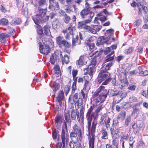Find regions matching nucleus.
<instances>
[{
	"mask_svg": "<svg viewBox=\"0 0 148 148\" xmlns=\"http://www.w3.org/2000/svg\"><path fill=\"white\" fill-rule=\"evenodd\" d=\"M53 137L54 139H57V140H58L59 139V135L57 133L54 132H53L52 133Z\"/></svg>",
	"mask_w": 148,
	"mask_h": 148,
	"instance_id": "56",
	"label": "nucleus"
},
{
	"mask_svg": "<svg viewBox=\"0 0 148 148\" xmlns=\"http://www.w3.org/2000/svg\"><path fill=\"white\" fill-rule=\"evenodd\" d=\"M63 19L64 22L67 24L70 22L71 20V18L70 16L67 15L66 14H65L64 15Z\"/></svg>",
	"mask_w": 148,
	"mask_h": 148,
	"instance_id": "34",
	"label": "nucleus"
},
{
	"mask_svg": "<svg viewBox=\"0 0 148 148\" xmlns=\"http://www.w3.org/2000/svg\"><path fill=\"white\" fill-rule=\"evenodd\" d=\"M73 101L75 103H77L79 101L78 96L77 93H75L73 97Z\"/></svg>",
	"mask_w": 148,
	"mask_h": 148,
	"instance_id": "44",
	"label": "nucleus"
},
{
	"mask_svg": "<svg viewBox=\"0 0 148 148\" xmlns=\"http://www.w3.org/2000/svg\"><path fill=\"white\" fill-rule=\"evenodd\" d=\"M76 114L77 119H78L79 116L78 111L77 113L76 112L75 113L73 110H72L71 111V117L72 120H75L76 119Z\"/></svg>",
	"mask_w": 148,
	"mask_h": 148,
	"instance_id": "35",
	"label": "nucleus"
},
{
	"mask_svg": "<svg viewBox=\"0 0 148 148\" xmlns=\"http://www.w3.org/2000/svg\"><path fill=\"white\" fill-rule=\"evenodd\" d=\"M111 51V48L110 47H108L106 48V49L104 51L103 53L105 55L109 53Z\"/></svg>",
	"mask_w": 148,
	"mask_h": 148,
	"instance_id": "62",
	"label": "nucleus"
},
{
	"mask_svg": "<svg viewBox=\"0 0 148 148\" xmlns=\"http://www.w3.org/2000/svg\"><path fill=\"white\" fill-rule=\"evenodd\" d=\"M37 33L39 35V37L40 38L43 36L44 35L42 30L40 29H38L37 30Z\"/></svg>",
	"mask_w": 148,
	"mask_h": 148,
	"instance_id": "59",
	"label": "nucleus"
},
{
	"mask_svg": "<svg viewBox=\"0 0 148 148\" xmlns=\"http://www.w3.org/2000/svg\"><path fill=\"white\" fill-rule=\"evenodd\" d=\"M57 60L58 59L53 54L50 57V62L52 64H54Z\"/></svg>",
	"mask_w": 148,
	"mask_h": 148,
	"instance_id": "39",
	"label": "nucleus"
},
{
	"mask_svg": "<svg viewBox=\"0 0 148 148\" xmlns=\"http://www.w3.org/2000/svg\"><path fill=\"white\" fill-rule=\"evenodd\" d=\"M64 93L63 90L60 91L58 93V94L56 98L57 101L61 105L62 103V101L64 99Z\"/></svg>",
	"mask_w": 148,
	"mask_h": 148,
	"instance_id": "16",
	"label": "nucleus"
},
{
	"mask_svg": "<svg viewBox=\"0 0 148 148\" xmlns=\"http://www.w3.org/2000/svg\"><path fill=\"white\" fill-rule=\"evenodd\" d=\"M84 71L86 74H88L90 76H92L93 74L94 71V68L91 67V66H89L88 68L84 69Z\"/></svg>",
	"mask_w": 148,
	"mask_h": 148,
	"instance_id": "18",
	"label": "nucleus"
},
{
	"mask_svg": "<svg viewBox=\"0 0 148 148\" xmlns=\"http://www.w3.org/2000/svg\"><path fill=\"white\" fill-rule=\"evenodd\" d=\"M113 64V63L111 62H110L108 64H107L106 66V67L105 68V71H107L108 70L110 69V68L111 67V66Z\"/></svg>",
	"mask_w": 148,
	"mask_h": 148,
	"instance_id": "57",
	"label": "nucleus"
},
{
	"mask_svg": "<svg viewBox=\"0 0 148 148\" xmlns=\"http://www.w3.org/2000/svg\"><path fill=\"white\" fill-rule=\"evenodd\" d=\"M134 49V48L130 47L128 49H126L125 50V53L126 54H129L131 53Z\"/></svg>",
	"mask_w": 148,
	"mask_h": 148,
	"instance_id": "45",
	"label": "nucleus"
},
{
	"mask_svg": "<svg viewBox=\"0 0 148 148\" xmlns=\"http://www.w3.org/2000/svg\"><path fill=\"white\" fill-rule=\"evenodd\" d=\"M64 10L68 14H71L73 12L71 9V5L69 4H67L64 5Z\"/></svg>",
	"mask_w": 148,
	"mask_h": 148,
	"instance_id": "28",
	"label": "nucleus"
},
{
	"mask_svg": "<svg viewBox=\"0 0 148 148\" xmlns=\"http://www.w3.org/2000/svg\"><path fill=\"white\" fill-rule=\"evenodd\" d=\"M129 100L131 102H136L137 101V98L134 96L130 97L129 98Z\"/></svg>",
	"mask_w": 148,
	"mask_h": 148,
	"instance_id": "55",
	"label": "nucleus"
},
{
	"mask_svg": "<svg viewBox=\"0 0 148 148\" xmlns=\"http://www.w3.org/2000/svg\"><path fill=\"white\" fill-rule=\"evenodd\" d=\"M63 119L61 115H57L55 117V120L57 123L56 126L58 128L60 129L61 127V124L62 122Z\"/></svg>",
	"mask_w": 148,
	"mask_h": 148,
	"instance_id": "14",
	"label": "nucleus"
},
{
	"mask_svg": "<svg viewBox=\"0 0 148 148\" xmlns=\"http://www.w3.org/2000/svg\"><path fill=\"white\" fill-rule=\"evenodd\" d=\"M126 73V71H125L123 73V75L125 76V77H123V79H120V81H121V82L124 84L123 85H121L120 87V88L121 89L123 88V86H128L129 84V83L127 81V78L126 77H125V75Z\"/></svg>",
	"mask_w": 148,
	"mask_h": 148,
	"instance_id": "17",
	"label": "nucleus"
},
{
	"mask_svg": "<svg viewBox=\"0 0 148 148\" xmlns=\"http://www.w3.org/2000/svg\"><path fill=\"white\" fill-rule=\"evenodd\" d=\"M49 16L44 15L38 16V15L32 16V18L35 24L39 25L40 23H43L47 21L49 18Z\"/></svg>",
	"mask_w": 148,
	"mask_h": 148,
	"instance_id": "5",
	"label": "nucleus"
},
{
	"mask_svg": "<svg viewBox=\"0 0 148 148\" xmlns=\"http://www.w3.org/2000/svg\"><path fill=\"white\" fill-rule=\"evenodd\" d=\"M84 59L83 56L82 55L80 56L79 59L76 62L77 64L79 66H82L84 64Z\"/></svg>",
	"mask_w": 148,
	"mask_h": 148,
	"instance_id": "31",
	"label": "nucleus"
},
{
	"mask_svg": "<svg viewBox=\"0 0 148 148\" xmlns=\"http://www.w3.org/2000/svg\"><path fill=\"white\" fill-rule=\"evenodd\" d=\"M103 108V105L101 103H100L97 108L95 110V112L96 114H98Z\"/></svg>",
	"mask_w": 148,
	"mask_h": 148,
	"instance_id": "52",
	"label": "nucleus"
},
{
	"mask_svg": "<svg viewBox=\"0 0 148 148\" xmlns=\"http://www.w3.org/2000/svg\"><path fill=\"white\" fill-rule=\"evenodd\" d=\"M62 59V60L63 63H64L66 64H68L69 62V58L67 55H65L64 56L63 58H61Z\"/></svg>",
	"mask_w": 148,
	"mask_h": 148,
	"instance_id": "36",
	"label": "nucleus"
},
{
	"mask_svg": "<svg viewBox=\"0 0 148 148\" xmlns=\"http://www.w3.org/2000/svg\"><path fill=\"white\" fill-rule=\"evenodd\" d=\"M91 21L90 19H86L84 21H81L78 22L77 28L78 29H83L85 30L88 31L89 26L86 25V24L89 23Z\"/></svg>",
	"mask_w": 148,
	"mask_h": 148,
	"instance_id": "7",
	"label": "nucleus"
},
{
	"mask_svg": "<svg viewBox=\"0 0 148 148\" xmlns=\"http://www.w3.org/2000/svg\"><path fill=\"white\" fill-rule=\"evenodd\" d=\"M114 30L112 29L107 30L105 34V36L100 37L97 41L96 45L99 46L105 44H110L111 41L110 40L111 36L113 34Z\"/></svg>",
	"mask_w": 148,
	"mask_h": 148,
	"instance_id": "2",
	"label": "nucleus"
},
{
	"mask_svg": "<svg viewBox=\"0 0 148 148\" xmlns=\"http://www.w3.org/2000/svg\"><path fill=\"white\" fill-rule=\"evenodd\" d=\"M77 134L72 132L70 133V136L71 139L74 143H75L77 141Z\"/></svg>",
	"mask_w": 148,
	"mask_h": 148,
	"instance_id": "24",
	"label": "nucleus"
},
{
	"mask_svg": "<svg viewBox=\"0 0 148 148\" xmlns=\"http://www.w3.org/2000/svg\"><path fill=\"white\" fill-rule=\"evenodd\" d=\"M38 13L36 15H38V16H43L44 15H45L47 12V8L43 9L41 7H38Z\"/></svg>",
	"mask_w": 148,
	"mask_h": 148,
	"instance_id": "19",
	"label": "nucleus"
},
{
	"mask_svg": "<svg viewBox=\"0 0 148 148\" xmlns=\"http://www.w3.org/2000/svg\"><path fill=\"white\" fill-rule=\"evenodd\" d=\"M73 132L77 134L79 139H80L82 138V133L80 127L75 124L73 127Z\"/></svg>",
	"mask_w": 148,
	"mask_h": 148,
	"instance_id": "15",
	"label": "nucleus"
},
{
	"mask_svg": "<svg viewBox=\"0 0 148 148\" xmlns=\"http://www.w3.org/2000/svg\"><path fill=\"white\" fill-rule=\"evenodd\" d=\"M38 7H43L46 5V0H38Z\"/></svg>",
	"mask_w": 148,
	"mask_h": 148,
	"instance_id": "37",
	"label": "nucleus"
},
{
	"mask_svg": "<svg viewBox=\"0 0 148 148\" xmlns=\"http://www.w3.org/2000/svg\"><path fill=\"white\" fill-rule=\"evenodd\" d=\"M110 118L108 117L107 121H106V120H105V123H104L103 125H106V127L107 128H108V127H109L110 125Z\"/></svg>",
	"mask_w": 148,
	"mask_h": 148,
	"instance_id": "42",
	"label": "nucleus"
},
{
	"mask_svg": "<svg viewBox=\"0 0 148 148\" xmlns=\"http://www.w3.org/2000/svg\"><path fill=\"white\" fill-rule=\"evenodd\" d=\"M95 106L94 104L91 106L88 110L86 115L88 121V131L89 132L91 131V136H95L94 133L97 124L96 113L95 111L92 112Z\"/></svg>",
	"mask_w": 148,
	"mask_h": 148,
	"instance_id": "1",
	"label": "nucleus"
},
{
	"mask_svg": "<svg viewBox=\"0 0 148 148\" xmlns=\"http://www.w3.org/2000/svg\"><path fill=\"white\" fill-rule=\"evenodd\" d=\"M103 51H95L94 52L92 51V55H96L97 56H99L102 54Z\"/></svg>",
	"mask_w": 148,
	"mask_h": 148,
	"instance_id": "53",
	"label": "nucleus"
},
{
	"mask_svg": "<svg viewBox=\"0 0 148 148\" xmlns=\"http://www.w3.org/2000/svg\"><path fill=\"white\" fill-rule=\"evenodd\" d=\"M91 63H90L89 66H91V67L94 68L96 64V59L95 58H93L91 60Z\"/></svg>",
	"mask_w": 148,
	"mask_h": 148,
	"instance_id": "51",
	"label": "nucleus"
},
{
	"mask_svg": "<svg viewBox=\"0 0 148 148\" xmlns=\"http://www.w3.org/2000/svg\"><path fill=\"white\" fill-rule=\"evenodd\" d=\"M49 8L53 11H56L60 9L58 3L55 0H49Z\"/></svg>",
	"mask_w": 148,
	"mask_h": 148,
	"instance_id": "8",
	"label": "nucleus"
},
{
	"mask_svg": "<svg viewBox=\"0 0 148 148\" xmlns=\"http://www.w3.org/2000/svg\"><path fill=\"white\" fill-rule=\"evenodd\" d=\"M105 88V87L103 86H100L98 89V92L101 94L103 91V90Z\"/></svg>",
	"mask_w": 148,
	"mask_h": 148,
	"instance_id": "64",
	"label": "nucleus"
},
{
	"mask_svg": "<svg viewBox=\"0 0 148 148\" xmlns=\"http://www.w3.org/2000/svg\"><path fill=\"white\" fill-rule=\"evenodd\" d=\"M59 86L58 84H55L53 86V90L54 92H56L59 88Z\"/></svg>",
	"mask_w": 148,
	"mask_h": 148,
	"instance_id": "63",
	"label": "nucleus"
},
{
	"mask_svg": "<svg viewBox=\"0 0 148 148\" xmlns=\"http://www.w3.org/2000/svg\"><path fill=\"white\" fill-rule=\"evenodd\" d=\"M114 51H112L111 53L108 55L106 58L105 61L106 62L113 60L114 59Z\"/></svg>",
	"mask_w": 148,
	"mask_h": 148,
	"instance_id": "26",
	"label": "nucleus"
},
{
	"mask_svg": "<svg viewBox=\"0 0 148 148\" xmlns=\"http://www.w3.org/2000/svg\"><path fill=\"white\" fill-rule=\"evenodd\" d=\"M142 104V102H140L133 105L132 108L133 110L132 113V115H137L139 114L140 111L139 107Z\"/></svg>",
	"mask_w": 148,
	"mask_h": 148,
	"instance_id": "12",
	"label": "nucleus"
},
{
	"mask_svg": "<svg viewBox=\"0 0 148 148\" xmlns=\"http://www.w3.org/2000/svg\"><path fill=\"white\" fill-rule=\"evenodd\" d=\"M107 96L99 94V97L97 99V101L98 102H100L101 103L105 100Z\"/></svg>",
	"mask_w": 148,
	"mask_h": 148,
	"instance_id": "32",
	"label": "nucleus"
},
{
	"mask_svg": "<svg viewBox=\"0 0 148 148\" xmlns=\"http://www.w3.org/2000/svg\"><path fill=\"white\" fill-rule=\"evenodd\" d=\"M101 133L102 135L101 137L102 139H106L108 138V133L105 129H102L101 131Z\"/></svg>",
	"mask_w": 148,
	"mask_h": 148,
	"instance_id": "33",
	"label": "nucleus"
},
{
	"mask_svg": "<svg viewBox=\"0 0 148 148\" xmlns=\"http://www.w3.org/2000/svg\"><path fill=\"white\" fill-rule=\"evenodd\" d=\"M125 116V111H122L120 112V115H119L117 119H119L122 117L123 119H124Z\"/></svg>",
	"mask_w": 148,
	"mask_h": 148,
	"instance_id": "50",
	"label": "nucleus"
},
{
	"mask_svg": "<svg viewBox=\"0 0 148 148\" xmlns=\"http://www.w3.org/2000/svg\"><path fill=\"white\" fill-rule=\"evenodd\" d=\"M53 54L58 59V60L62 58V52L60 50H56Z\"/></svg>",
	"mask_w": 148,
	"mask_h": 148,
	"instance_id": "23",
	"label": "nucleus"
},
{
	"mask_svg": "<svg viewBox=\"0 0 148 148\" xmlns=\"http://www.w3.org/2000/svg\"><path fill=\"white\" fill-rule=\"evenodd\" d=\"M107 115L106 114H104L101 116L99 121V124L101 125H103L105 123V120H106Z\"/></svg>",
	"mask_w": 148,
	"mask_h": 148,
	"instance_id": "30",
	"label": "nucleus"
},
{
	"mask_svg": "<svg viewBox=\"0 0 148 148\" xmlns=\"http://www.w3.org/2000/svg\"><path fill=\"white\" fill-rule=\"evenodd\" d=\"M56 40L57 44L60 48L64 46L66 48H69L71 46V43L66 40L63 39V37L61 36L56 37Z\"/></svg>",
	"mask_w": 148,
	"mask_h": 148,
	"instance_id": "4",
	"label": "nucleus"
},
{
	"mask_svg": "<svg viewBox=\"0 0 148 148\" xmlns=\"http://www.w3.org/2000/svg\"><path fill=\"white\" fill-rule=\"evenodd\" d=\"M109 92H114V91H113L112 90H107L105 88L103 90V91L102 92V93L100 94L103 95H105L107 96V95L108 93Z\"/></svg>",
	"mask_w": 148,
	"mask_h": 148,
	"instance_id": "48",
	"label": "nucleus"
},
{
	"mask_svg": "<svg viewBox=\"0 0 148 148\" xmlns=\"http://www.w3.org/2000/svg\"><path fill=\"white\" fill-rule=\"evenodd\" d=\"M72 24L70 23L69 24V26L67 28L68 30L69 31V33L70 34L73 35L74 32L75 30V28L74 27L72 26Z\"/></svg>",
	"mask_w": 148,
	"mask_h": 148,
	"instance_id": "29",
	"label": "nucleus"
},
{
	"mask_svg": "<svg viewBox=\"0 0 148 148\" xmlns=\"http://www.w3.org/2000/svg\"><path fill=\"white\" fill-rule=\"evenodd\" d=\"M145 125L144 123L142 121L140 122L139 124V130H143L145 128Z\"/></svg>",
	"mask_w": 148,
	"mask_h": 148,
	"instance_id": "58",
	"label": "nucleus"
},
{
	"mask_svg": "<svg viewBox=\"0 0 148 148\" xmlns=\"http://www.w3.org/2000/svg\"><path fill=\"white\" fill-rule=\"evenodd\" d=\"M8 23V20L5 18H3L1 20L0 24L3 25H7Z\"/></svg>",
	"mask_w": 148,
	"mask_h": 148,
	"instance_id": "49",
	"label": "nucleus"
},
{
	"mask_svg": "<svg viewBox=\"0 0 148 148\" xmlns=\"http://www.w3.org/2000/svg\"><path fill=\"white\" fill-rule=\"evenodd\" d=\"M101 27L98 25H93L90 27L89 26L88 31L90 33L95 34L97 32H99L101 29Z\"/></svg>",
	"mask_w": 148,
	"mask_h": 148,
	"instance_id": "11",
	"label": "nucleus"
},
{
	"mask_svg": "<svg viewBox=\"0 0 148 148\" xmlns=\"http://www.w3.org/2000/svg\"><path fill=\"white\" fill-rule=\"evenodd\" d=\"M77 78H76L74 79V81L73 83L72 86V93H74L75 91L76 88V82L77 80Z\"/></svg>",
	"mask_w": 148,
	"mask_h": 148,
	"instance_id": "38",
	"label": "nucleus"
},
{
	"mask_svg": "<svg viewBox=\"0 0 148 148\" xmlns=\"http://www.w3.org/2000/svg\"><path fill=\"white\" fill-rule=\"evenodd\" d=\"M21 22V20L20 18H16L13 19L10 23L11 25L15 26L20 24Z\"/></svg>",
	"mask_w": 148,
	"mask_h": 148,
	"instance_id": "22",
	"label": "nucleus"
},
{
	"mask_svg": "<svg viewBox=\"0 0 148 148\" xmlns=\"http://www.w3.org/2000/svg\"><path fill=\"white\" fill-rule=\"evenodd\" d=\"M9 34L10 35H13L15 33V30L12 28H10L8 31Z\"/></svg>",
	"mask_w": 148,
	"mask_h": 148,
	"instance_id": "60",
	"label": "nucleus"
},
{
	"mask_svg": "<svg viewBox=\"0 0 148 148\" xmlns=\"http://www.w3.org/2000/svg\"><path fill=\"white\" fill-rule=\"evenodd\" d=\"M132 128L133 129L134 131L135 134L138 133L139 130L137 124L135 123L132 126Z\"/></svg>",
	"mask_w": 148,
	"mask_h": 148,
	"instance_id": "41",
	"label": "nucleus"
},
{
	"mask_svg": "<svg viewBox=\"0 0 148 148\" xmlns=\"http://www.w3.org/2000/svg\"><path fill=\"white\" fill-rule=\"evenodd\" d=\"M110 74L107 71L102 70L99 74L98 82L101 83L103 80H106L102 83V85H106L111 80V78L110 76Z\"/></svg>",
	"mask_w": 148,
	"mask_h": 148,
	"instance_id": "3",
	"label": "nucleus"
},
{
	"mask_svg": "<svg viewBox=\"0 0 148 148\" xmlns=\"http://www.w3.org/2000/svg\"><path fill=\"white\" fill-rule=\"evenodd\" d=\"M108 19L107 16H102L99 17H96L95 18L94 21L95 23L97 24L98 23V20H100L101 22H104Z\"/></svg>",
	"mask_w": 148,
	"mask_h": 148,
	"instance_id": "25",
	"label": "nucleus"
},
{
	"mask_svg": "<svg viewBox=\"0 0 148 148\" xmlns=\"http://www.w3.org/2000/svg\"><path fill=\"white\" fill-rule=\"evenodd\" d=\"M80 15L83 18H88L90 19L94 15V13L92 11H89L87 9H84L82 10L80 13Z\"/></svg>",
	"mask_w": 148,
	"mask_h": 148,
	"instance_id": "6",
	"label": "nucleus"
},
{
	"mask_svg": "<svg viewBox=\"0 0 148 148\" xmlns=\"http://www.w3.org/2000/svg\"><path fill=\"white\" fill-rule=\"evenodd\" d=\"M131 117L130 116H127L125 119V127L129 125V123L131 122Z\"/></svg>",
	"mask_w": 148,
	"mask_h": 148,
	"instance_id": "43",
	"label": "nucleus"
},
{
	"mask_svg": "<svg viewBox=\"0 0 148 148\" xmlns=\"http://www.w3.org/2000/svg\"><path fill=\"white\" fill-rule=\"evenodd\" d=\"M9 37V35L5 33H2L0 34V42L2 43L5 42L6 38Z\"/></svg>",
	"mask_w": 148,
	"mask_h": 148,
	"instance_id": "21",
	"label": "nucleus"
},
{
	"mask_svg": "<svg viewBox=\"0 0 148 148\" xmlns=\"http://www.w3.org/2000/svg\"><path fill=\"white\" fill-rule=\"evenodd\" d=\"M64 118L65 121L64 122V125L66 129L67 130V124H70L71 122V120L70 117V114L69 111H67L65 112Z\"/></svg>",
	"mask_w": 148,
	"mask_h": 148,
	"instance_id": "13",
	"label": "nucleus"
},
{
	"mask_svg": "<svg viewBox=\"0 0 148 148\" xmlns=\"http://www.w3.org/2000/svg\"><path fill=\"white\" fill-rule=\"evenodd\" d=\"M38 45L39 46V50L40 53L47 55L50 52V49L48 45H45L44 47L41 42H39Z\"/></svg>",
	"mask_w": 148,
	"mask_h": 148,
	"instance_id": "9",
	"label": "nucleus"
},
{
	"mask_svg": "<svg viewBox=\"0 0 148 148\" xmlns=\"http://www.w3.org/2000/svg\"><path fill=\"white\" fill-rule=\"evenodd\" d=\"M60 23L59 19H55L53 22L52 26L54 28H58L60 25Z\"/></svg>",
	"mask_w": 148,
	"mask_h": 148,
	"instance_id": "27",
	"label": "nucleus"
},
{
	"mask_svg": "<svg viewBox=\"0 0 148 148\" xmlns=\"http://www.w3.org/2000/svg\"><path fill=\"white\" fill-rule=\"evenodd\" d=\"M79 39V36L78 35L75 36V38H73L72 39V44L73 45H75L76 42H78Z\"/></svg>",
	"mask_w": 148,
	"mask_h": 148,
	"instance_id": "54",
	"label": "nucleus"
},
{
	"mask_svg": "<svg viewBox=\"0 0 148 148\" xmlns=\"http://www.w3.org/2000/svg\"><path fill=\"white\" fill-rule=\"evenodd\" d=\"M70 89V88L69 86H65L64 88V91L66 95H67L69 92Z\"/></svg>",
	"mask_w": 148,
	"mask_h": 148,
	"instance_id": "61",
	"label": "nucleus"
},
{
	"mask_svg": "<svg viewBox=\"0 0 148 148\" xmlns=\"http://www.w3.org/2000/svg\"><path fill=\"white\" fill-rule=\"evenodd\" d=\"M95 136H90L89 137V148H94Z\"/></svg>",
	"mask_w": 148,
	"mask_h": 148,
	"instance_id": "20",
	"label": "nucleus"
},
{
	"mask_svg": "<svg viewBox=\"0 0 148 148\" xmlns=\"http://www.w3.org/2000/svg\"><path fill=\"white\" fill-rule=\"evenodd\" d=\"M57 60L58 59L53 54L50 57V62L52 64H54Z\"/></svg>",
	"mask_w": 148,
	"mask_h": 148,
	"instance_id": "40",
	"label": "nucleus"
},
{
	"mask_svg": "<svg viewBox=\"0 0 148 148\" xmlns=\"http://www.w3.org/2000/svg\"><path fill=\"white\" fill-rule=\"evenodd\" d=\"M61 138L62 144H67L69 140V136L68 134H66L64 130H62L61 134Z\"/></svg>",
	"mask_w": 148,
	"mask_h": 148,
	"instance_id": "10",
	"label": "nucleus"
},
{
	"mask_svg": "<svg viewBox=\"0 0 148 148\" xmlns=\"http://www.w3.org/2000/svg\"><path fill=\"white\" fill-rule=\"evenodd\" d=\"M43 29L45 34L46 35H49L50 31L48 26H45L43 27Z\"/></svg>",
	"mask_w": 148,
	"mask_h": 148,
	"instance_id": "46",
	"label": "nucleus"
},
{
	"mask_svg": "<svg viewBox=\"0 0 148 148\" xmlns=\"http://www.w3.org/2000/svg\"><path fill=\"white\" fill-rule=\"evenodd\" d=\"M111 133L112 135L117 134L119 132V130L118 129H114L111 128L110 129Z\"/></svg>",
	"mask_w": 148,
	"mask_h": 148,
	"instance_id": "47",
	"label": "nucleus"
}]
</instances>
